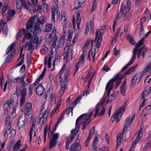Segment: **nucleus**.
I'll use <instances>...</instances> for the list:
<instances>
[{
  "instance_id": "obj_1",
  "label": "nucleus",
  "mask_w": 151,
  "mask_h": 151,
  "mask_svg": "<svg viewBox=\"0 0 151 151\" xmlns=\"http://www.w3.org/2000/svg\"><path fill=\"white\" fill-rule=\"evenodd\" d=\"M127 102V101L124 103V106L117 109L112 115L111 119L112 122H114L115 119L116 120V122H119L121 118V115L125 110Z\"/></svg>"
},
{
  "instance_id": "obj_2",
  "label": "nucleus",
  "mask_w": 151,
  "mask_h": 151,
  "mask_svg": "<svg viewBox=\"0 0 151 151\" xmlns=\"http://www.w3.org/2000/svg\"><path fill=\"white\" fill-rule=\"evenodd\" d=\"M120 73L116 74L114 77L110 79L107 83L105 89H107L108 92L107 94L106 97L108 96L110 94L111 91L114 86L113 83L114 82L119 76Z\"/></svg>"
},
{
  "instance_id": "obj_3",
  "label": "nucleus",
  "mask_w": 151,
  "mask_h": 151,
  "mask_svg": "<svg viewBox=\"0 0 151 151\" xmlns=\"http://www.w3.org/2000/svg\"><path fill=\"white\" fill-rule=\"evenodd\" d=\"M16 6L17 12L20 13L23 6L25 9H28V7L26 4V0H16Z\"/></svg>"
},
{
  "instance_id": "obj_4",
  "label": "nucleus",
  "mask_w": 151,
  "mask_h": 151,
  "mask_svg": "<svg viewBox=\"0 0 151 151\" xmlns=\"http://www.w3.org/2000/svg\"><path fill=\"white\" fill-rule=\"evenodd\" d=\"M98 31L96 32V37L95 40V41L97 38L98 39L96 44V46L97 47V49L95 47L93 48L94 51L93 52V53H95L96 52V53L99 51V47L101 45V42L102 39V32H100V35H98Z\"/></svg>"
},
{
  "instance_id": "obj_5",
  "label": "nucleus",
  "mask_w": 151,
  "mask_h": 151,
  "mask_svg": "<svg viewBox=\"0 0 151 151\" xmlns=\"http://www.w3.org/2000/svg\"><path fill=\"white\" fill-rule=\"evenodd\" d=\"M135 114H134L130 120V116H129L126 119L125 122L124 127L123 130L122 135L127 130L128 128L130 127L133 121L135 118Z\"/></svg>"
},
{
  "instance_id": "obj_6",
  "label": "nucleus",
  "mask_w": 151,
  "mask_h": 151,
  "mask_svg": "<svg viewBox=\"0 0 151 151\" xmlns=\"http://www.w3.org/2000/svg\"><path fill=\"white\" fill-rule=\"evenodd\" d=\"M58 137V133H55L52 136V137L49 141V148L50 149H52L56 145L57 140Z\"/></svg>"
},
{
  "instance_id": "obj_7",
  "label": "nucleus",
  "mask_w": 151,
  "mask_h": 151,
  "mask_svg": "<svg viewBox=\"0 0 151 151\" xmlns=\"http://www.w3.org/2000/svg\"><path fill=\"white\" fill-rule=\"evenodd\" d=\"M36 17L37 18V15H34L31 17V19L29 20L27 24L26 31L28 32H31L32 31L33 25L35 22Z\"/></svg>"
},
{
  "instance_id": "obj_8",
  "label": "nucleus",
  "mask_w": 151,
  "mask_h": 151,
  "mask_svg": "<svg viewBox=\"0 0 151 151\" xmlns=\"http://www.w3.org/2000/svg\"><path fill=\"white\" fill-rule=\"evenodd\" d=\"M25 76V74H24L22 77L20 78L19 80V82H18L19 83H20L24 87H26L31 82L30 78H27L26 80H24Z\"/></svg>"
},
{
  "instance_id": "obj_9",
  "label": "nucleus",
  "mask_w": 151,
  "mask_h": 151,
  "mask_svg": "<svg viewBox=\"0 0 151 151\" xmlns=\"http://www.w3.org/2000/svg\"><path fill=\"white\" fill-rule=\"evenodd\" d=\"M80 139L77 137V139L71 145L73 149V151H81V146L79 144Z\"/></svg>"
},
{
  "instance_id": "obj_10",
  "label": "nucleus",
  "mask_w": 151,
  "mask_h": 151,
  "mask_svg": "<svg viewBox=\"0 0 151 151\" xmlns=\"http://www.w3.org/2000/svg\"><path fill=\"white\" fill-rule=\"evenodd\" d=\"M145 38H142L136 44L132 51L133 55L134 56V58H136L137 52V49L141 45L144 44L145 42Z\"/></svg>"
},
{
  "instance_id": "obj_11",
  "label": "nucleus",
  "mask_w": 151,
  "mask_h": 151,
  "mask_svg": "<svg viewBox=\"0 0 151 151\" xmlns=\"http://www.w3.org/2000/svg\"><path fill=\"white\" fill-rule=\"evenodd\" d=\"M95 130V127L94 126L92 127L91 128L87 139L85 142V145L86 147H87L90 141L93 137Z\"/></svg>"
},
{
  "instance_id": "obj_12",
  "label": "nucleus",
  "mask_w": 151,
  "mask_h": 151,
  "mask_svg": "<svg viewBox=\"0 0 151 151\" xmlns=\"http://www.w3.org/2000/svg\"><path fill=\"white\" fill-rule=\"evenodd\" d=\"M24 48L26 50H29L32 53L35 49V45L32 44L31 41H29L25 44Z\"/></svg>"
},
{
  "instance_id": "obj_13",
  "label": "nucleus",
  "mask_w": 151,
  "mask_h": 151,
  "mask_svg": "<svg viewBox=\"0 0 151 151\" xmlns=\"http://www.w3.org/2000/svg\"><path fill=\"white\" fill-rule=\"evenodd\" d=\"M123 5H124V4H122V5L121 8V10L119 13L117 14L116 17L114 19V24L112 27V29L113 32L115 31V25L116 24L117 22L119 19V14H120L121 15H122V14H123V10H122L123 8Z\"/></svg>"
},
{
  "instance_id": "obj_14",
  "label": "nucleus",
  "mask_w": 151,
  "mask_h": 151,
  "mask_svg": "<svg viewBox=\"0 0 151 151\" xmlns=\"http://www.w3.org/2000/svg\"><path fill=\"white\" fill-rule=\"evenodd\" d=\"M18 94L14 93L12 95L10 100H9V104L11 105H12L13 103H15V104L17 105L18 104Z\"/></svg>"
},
{
  "instance_id": "obj_15",
  "label": "nucleus",
  "mask_w": 151,
  "mask_h": 151,
  "mask_svg": "<svg viewBox=\"0 0 151 151\" xmlns=\"http://www.w3.org/2000/svg\"><path fill=\"white\" fill-rule=\"evenodd\" d=\"M25 124L24 117L22 115H20L19 117L17 124V125L19 129L21 128L24 126Z\"/></svg>"
},
{
  "instance_id": "obj_16",
  "label": "nucleus",
  "mask_w": 151,
  "mask_h": 151,
  "mask_svg": "<svg viewBox=\"0 0 151 151\" xmlns=\"http://www.w3.org/2000/svg\"><path fill=\"white\" fill-rule=\"evenodd\" d=\"M126 79H125L120 87V91L122 95L123 96H124L126 94Z\"/></svg>"
},
{
  "instance_id": "obj_17",
  "label": "nucleus",
  "mask_w": 151,
  "mask_h": 151,
  "mask_svg": "<svg viewBox=\"0 0 151 151\" xmlns=\"http://www.w3.org/2000/svg\"><path fill=\"white\" fill-rule=\"evenodd\" d=\"M46 70V66H45L44 68V70L43 72H42L40 75V76L39 77V78L36 80L35 81V82L33 84H31L34 85V86H37L39 83L40 80L43 78L44 76Z\"/></svg>"
},
{
  "instance_id": "obj_18",
  "label": "nucleus",
  "mask_w": 151,
  "mask_h": 151,
  "mask_svg": "<svg viewBox=\"0 0 151 151\" xmlns=\"http://www.w3.org/2000/svg\"><path fill=\"white\" fill-rule=\"evenodd\" d=\"M60 82L61 86V89L60 92V93L61 95H63L64 93L65 89L67 88L68 83H65L64 82H62V80H60Z\"/></svg>"
},
{
  "instance_id": "obj_19",
  "label": "nucleus",
  "mask_w": 151,
  "mask_h": 151,
  "mask_svg": "<svg viewBox=\"0 0 151 151\" xmlns=\"http://www.w3.org/2000/svg\"><path fill=\"white\" fill-rule=\"evenodd\" d=\"M37 93L40 96L42 95L45 91V89L42 85H39L36 89Z\"/></svg>"
},
{
  "instance_id": "obj_20",
  "label": "nucleus",
  "mask_w": 151,
  "mask_h": 151,
  "mask_svg": "<svg viewBox=\"0 0 151 151\" xmlns=\"http://www.w3.org/2000/svg\"><path fill=\"white\" fill-rule=\"evenodd\" d=\"M151 147V136H148V137L147 138L145 142V145L144 148V151H146V150L149 147L150 148Z\"/></svg>"
},
{
  "instance_id": "obj_21",
  "label": "nucleus",
  "mask_w": 151,
  "mask_h": 151,
  "mask_svg": "<svg viewBox=\"0 0 151 151\" xmlns=\"http://www.w3.org/2000/svg\"><path fill=\"white\" fill-rule=\"evenodd\" d=\"M34 29V30L33 31V33L34 35L38 34L41 32L42 30L40 27L39 24L37 23V22H36L35 23Z\"/></svg>"
},
{
  "instance_id": "obj_22",
  "label": "nucleus",
  "mask_w": 151,
  "mask_h": 151,
  "mask_svg": "<svg viewBox=\"0 0 151 151\" xmlns=\"http://www.w3.org/2000/svg\"><path fill=\"white\" fill-rule=\"evenodd\" d=\"M65 37H61L59 39L57 45L56 46V49H58L60 47H62L65 42Z\"/></svg>"
},
{
  "instance_id": "obj_23",
  "label": "nucleus",
  "mask_w": 151,
  "mask_h": 151,
  "mask_svg": "<svg viewBox=\"0 0 151 151\" xmlns=\"http://www.w3.org/2000/svg\"><path fill=\"white\" fill-rule=\"evenodd\" d=\"M142 132V128H141L139 132L138 135L137 136L133 144V146H135V145L139 142V140L140 139L143 133Z\"/></svg>"
},
{
  "instance_id": "obj_24",
  "label": "nucleus",
  "mask_w": 151,
  "mask_h": 151,
  "mask_svg": "<svg viewBox=\"0 0 151 151\" xmlns=\"http://www.w3.org/2000/svg\"><path fill=\"white\" fill-rule=\"evenodd\" d=\"M11 105L9 104V100H8L3 106L4 109V114L5 115H6L8 113V109L9 106Z\"/></svg>"
},
{
  "instance_id": "obj_25",
  "label": "nucleus",
  "mask_w": 151,
  "mask_h": 151,
  "mask_svg": "<svg viewBox=\"0 0 151 151\" xmlns=\"http://www.w3.org/2000/svg\"><path fill=\"white\" fill-rule=\"evenodd\" d=\"M56 31L55 29L53 28V30L52 32L50 34L49 38L50 40V41L55 40V38H57V39L58 38V37L56 35Z\"/></svg>"
},
{
  "instance_id": "obj_26",
  "label": "nucleus",
  "mask_w": 151,
  "mask_h": 151,
  "mask_svg": "<svg viewBox=\"0 0 151 151\" xmlns=\"http://www.w3.org/2000/svg\"><path fill=\"white\" fill-rule=\"evenodd\" d=\"M48 63V67L50 68L51 67V57L50 55L47 56L44 60V64L46 65Z\"/></svg>"
},
{
  "instance_id": "obj_27",
  "label": "nucleus",
  "mask_w": 151,
  "mask_h": 151,
  "mask_svg": "<svg viewBox=\"0 0 151 151\" xmlns=\"http://www.w3.org/2000/svg\"><path fill=\"white\" fill-rule=\"evenodd\" d=\"M136 58H134V56L133 55L130 61L124 66L122 69L121 70V72H122L124 70L126 69L128 66H130L131 64L133 63L134 62Z\"/></svg>"
},
{
  "instance_id": "obj_28",
  "label": "nucleus",
  "mask_w": 151,
  "mask_h": 151,
  "mask_svg": "<svg viewBox=\"0 0 151 151\" xmlns=\"http://www.w3.org/2000/svg\"><path fill=\"white\" fill-rule=\"evenodd\" d=\"M80 127L78 126L76 127V128L74 129H72L71 131V138L74 139L75 138L76 134H78V132L79 130Z\"/></svg>"
},
{
  "instance_id": "obj_29",
  "label": "nucleus",
  "mask_w": 151,
  "mask_h": 151,
  "mask_svg": "<svg viewBox=\"0 0 151 151\" xmlns=\"http://www.w3.org/2000/svg\"><path fill=\"white\" fill-rule=\"evenodd\" d=\"M122 4H124V3H122ZM123 6V12H124V9H125V11L126 12H129L130 10V7L131 6V3L129 1V0H127V4L125 5V6L124 4V5Z\"/></svg>"
},
{
  "instance_id": "obj_30",
  "label": "nucleus",
  "mask_w": 151,
  "mask_h": 151,
  "mask_svg": "<svg viewBox=\"0 0 151 151\" xmlns=\"http://www.w3.org/2000/svg\"><path fill=\"white\" fill-rule=\"evenodd\" d=\"M132 14L131 13L127 12L125 11V13L124 14V21H129L132 18Z\"/></svg>"
},
{
  "instance_id": "obj_31",
  "label": "nucleus",
  "mask_w": 151,
  "mask_h": 151,
  "mask_svg": "<svg viewBox=\"0 0 151 151\" xmlns=\"http://www.w3.org/2000/svg\"><path fill=\"white\" fill-rule=\"evenodd\" d=\"M37 18L36 17L35 19H36ZM37 21L36 22H37V23L38 24H39V25L40 24H41L42 25H43L46 22V18L44 17H40L39 19L37 18Z\"/></svg>"
},
{
  "instance_id": "obj_32",
  "label": "nucleus",
  "mask_w": 151,
  "mask_h": 151,
  "mask_svg": "<svg viewBox=\"0 0 151 151\" xmlns=\"http://www.w3.org/2000/svg\"><path fill=\"white\" fill-rule=\"evenodd\" d=\"M52 24H47L45 25V29L43 30V31L44 32H50L52 29Z\"/></svg>"
},
{
  "instance_id": "obj_33",
  "label": "nucleus",
  "mask_w": 151,
  "mask_h": 151,
  "mask_svg": "<svg viewBox=\"0 0 151 151\" xmlns=\"http://www.w3.org/2000/svg\"><path fill=\"white\" fill-rule=\"evenodd\" d=\"M50 111V109L49 108H47L44 112H43V111L42 112H41V113L42 112V116L43 118L46 119L47 118Z\"/></svg>"
},
{
  "instance_id": "obj_34",
  "label": "nucleus",
  "mask_w": 151,
  "mask_h": 151,
  "mask_svg": "<svg viewBox=\"0 0 151 151\" xmlns=\"http://www.w3.org/2000/svg\"><path fill=\"white\" fill-rule=\"evenodd\" d=\"M137 66V65H136L134 66H133L129 68L128 70L124 72L126 75L129 74L133 72L136 68Z\"/></svg>"
},
{
  "instance_id": "obj_35",
  "label": "nucleus",
  "mask_w": 151,
  "mask_h": 151,
  "mask_svg": "<svg viewBox=\"0 0 151 151\" xmlns=\"http://www.w3.org/2000/svg\"><path fill=\"white\" fill-rule=\"evenodd\" d=\"M39 38L36 35H33L31 39V42L34 43L39 42Z\"/></svg>"
},
{
  "instance_id": "obj_36",
  "label": "nucleus",
  "mask_w": 151,
  "mask_h": 151,
  "mask_svg": "<svg viewBox=\"0 0 151 151\" xmlns=\"http://www.w3.org/2000/svg\"><path fill=\"white\" fill-rule=\"evenodd\" d=\"M21 140H19L17 141L15 145L13 147V150L14 151L17 150H18L19 149L20 147L21 146V145L20 144Z\"/></svg>"
},
{
  "instance_id": "obj_37",
  "label": "nucleus",
  "mask_w": 151,
  "mask_h": 151,
  "mask_svg": "<svg viewBox=\"0 0 151 151\" xmlns=\"http://www.w3.org/2000/svg\"><path fill=\"white\" fill-rule=\"evenodd\" d=\"M32 104L30 102H27L25 105V108L28 111H31L32 110Z\"/></svg>"
},
{
  "instance_id": "obj_38",
  "label": "nucleus",
  "mask_w": 151,
  "mask_h": 151,
  "mask_svg": "<svg viewBox=\"0 0 151 151\" xmlns=\"http://www.w3.org/2000/svg\"><path fill=\"white\" fill-rule=\"evenodd\" d=\"M86 0H78V5L74 7V9H77L79 8L81 6V5L83 4L84 3Z\"/></svg>"
},
{
  "instance_id": "obj_39",
  "label": "nucleus",
  "mask_w": 151,
  "mask_h": 151,
  "mask_svg": "<svg viewBox=\"0 0 151 151\" xmlns=\"http://www.w3.org/2000/svg\"><path fill=\"white\" fill-rule=\"evenodd\" d=\"M91 119H86V120L83 122V125L82 129L84 130L86 129V126L88 125L89 122L91 121Z\"/></svg>"
},
{
  "instance_id": "obj_40",
  "label": "nucleus",
  "mask_w": 151,
  "mask_h": 151,
  "mask_svg": "<svg viewBox=\"0 0 151 151\" xmlns=\"http://www.w3.org/2000/svg\"><path fill=\"white\" fill-rule=\"evenodd\" d=\"M86 116L87 115V114H83L81 115L79 117H78L77 118V119L76 120V127H77V126H78L79 127H80V125L79 124H78V122L81 119L82 117L84 116H86Z\"/></svg>"
},
{
  "instance_id": "obj_41",
  "label": "nucleus",
  "mask_w": 151,
  "mask_h": 151,
  "mask_svg": "<svg viewBox=\"0 0 151 151\" xmlns=\"http://www.w3.org/2000/svg\"><path fill=\"white\" fill-rule=\"evenodd\" d=\"M52 19L54 22H55V7H52L51 9Z\"/></svg>"
},
{
  "instance_id": "obj_42",
  "label": "nucleus",
  "mask_w": 151,
  "mask_h": 151,
  "mask_svg": "<svg viewBox=\"0 0 151 151\" xmlns=\"http://www.w3.org/2000/svg\"><path fill=\"white\" fill-rule=\"evenodd\" d=\"M82 99V97L81 96H78L76 99L71 104V105L73 106L72 108L74 107L78 103V100H80Z\"/></svg>"
},
{
  "instance_id": "obj_43",
  "label": "nucleus",
  "mask_w": 151,
  "mask_h": 151,
  "mask_svg": "<svg viewBox=\"0 0 151 151\" xmlns=\"http://www.w3.org/2000/svg\"><path fill=\"white\" fill-rule=\"evenodd\" d=\"M145 73L144 72V71H143L142 73H136V75L137 76L138 78H139V81H138V83L140 81L142 78L145 75Z\"/></svg>"
},
{
  "instance_id": "obj_44",
  "label": "nucleus",
  "mask_w": 151,
  "mask_h": 151,
  "mask_svg": "<svg viewBox=\"0 0 151 151\" xmlns=\"http://www.w3.org/2000/svg\"><path fill=\"white\" fill-rule=\"evenodd\" d=\"M121 133H119L116 136V142L117 144H120L121 142Z\"/></svg>"
},
{
  "instance_id": "obj_45",
  "label": "nucleus",
  "mask_w": 151,
  "mask_h": 151,
  "mask_svg": "<svg viewBox=\"0 0 151 151\" xmlns=\"http://www.w3.org/2000/svg\"><path fill=\"white\" fill-rule=\"evenodd\" d=\"M91 41V38H89L88 39L86 42V43L83 47V49H86L87 50V49L88 48V46L89 45Z\"/></svg>"
},
{
  "instance_id": "obj_46",
  "label": "nucleus",
  "mask_w": 151,
  "mask_h": 151,
  "mask_svg": "<svg viewBox=\"0 0 151 151\" xmlns=\"http://www.w3.org/2000/svg\"><path fill=\"white\" fill-rule=\"evenodd\" d=\"M27 93V90L26 88H24L22 89L21 91V94L22 96H25Z\"/></svg>"
},
{
  "instance_id": "obj_47",
  "label": "nucleus",
  "mask_w": 151,
  "mask_h": 151,
  "mask_svg": "<svg viewBox=\"0 0 151 151\" xmlns=\"http://www.w3.org/2000/svg\"><path fill=\"white\" fill-rule=\"evenodd\" d=\"M67 48V51H65V55L64 56V57H65L67 59H68V58L69 57V53L68 51L70 49L69 48V46L67 47V46H66L65 47V49H66Z\"/></svg>"
},
{
  "instance_id": "obj_48",
  "label": "nucleus",
  "mask_w": 151,
  "mask_h": 151,
  "mask_svg": "<svg viewBox=\"0 0 151 151\" xmlns=\"http://www.w3.org/2000/svg\"><path fill=\"white\" fill-rule=\"evenodd\" d=\"M47 126L46 125L44 129V134L43 136L44 141L45 142H46V135L47 131Z\"/></svg>"
},
{
  "instance_id": "obj_49",
  "label": "nucleus",
  "mask_w": 151,
  "mask_h": 151,
  "mask_svg": "<svg viewBox=\"0 0 151 151\" xmlns=\"http://www.w3.org/2000/svg\"><path fill=\"white\" fill-rule=\"evenodd\" d=\"M34 88V85H30L29 86V93L30 96L32 95L33 89Z\"/></svg>"
},
{
  "instance_id": "obj_50",
  "label": "nucleus",
  "mask_w": 151,
  "mask_h": 151,
  "mask_svg": "<svg viewBox=\"0 0 151 151\" xmlns=\"http://www.w3.org/2000/svg\"><path fill=\"white\" fill-rule=\"evenodd\" d=\"M140 36L141 37L142 35H143L144 30L143 28V24H140Z\"/></svg>"
},
{
  "instance_id": "obj_51",
  "label": "nucleus",
  "mask_w": 151,
  "mask_h": 151,
  "mask_svg": "<svg viewBox=\"0 0 151 151\" xmlns=\"http://www.w3.org/2000/svg\"><path fill=\"white\" fill-rule=\"evenodd\" d=\"M73 109V108L72 107H69L66 111L67 115H68L70 114V112L71 113L72 115Z\"/></svg>"
},
{
  "instance_id": "obj_52",
  "label": "nucleus",
  "mask_w": 151,
  "mask_h": 151,
  "mask_svg": "<svg viewBox=\"0 0 151 151\" xmlns=\"http://www.w3.org/2000/svg\"><path fill=\"white\" fill-rule=\"evenodd\" d=\"M120 30L121 28H119L117 29L116 31L114 37L115 41H116L117 40V38L119 36Z\"/></svg>"
},
{
  "instance_id": "obj_53",
  "label": "nucleus",
  "mask_w": 151,
  "mask_h": 151,
  "mask_svg": "<svg viewBox=\"0 0 151 151\" xmlns=\"http://www.w3.org/2000/svg\"><path fill=\"white\" fill-rule=\"evenodd\" d=\"M105 111V108L104 106H102L101 110V111L100 112L98 115L99 117L102 116L104 115Z\"/></svg>"
},
{
  "instance_id": "obj_54",
  "label": "nucleus",
  "mask_w": 151,
  "mask_h": 151,
  "mask_svg": "<svg viewBox=\"0 0 151 151\" xmlns=\"http://www.w3.org/2000/svg\"><path fill=\"white\" fill-rule=\"evenodd\" d=\"M137 81L134 79V78H132L131 81V83L130 85L131 88H133L136 84Z\"/></svg>"
},
{
  "instance_id": "obj_55",
  "label": "nucleus",
  "mask_w": 151,
  "mask_h": 151,
  "mask_svg": "<svg viewBox=\"0 0 151 151\" xmlns=\"http://www.w3.org/2000/svg\"><path fill=\"white\" fill-rule=\"evenodd\" d=\"M13 57L12 56V54H9L8 57L6 58L5 59V61L6 62L8 63L12 59Z\"/></svg>"
},
{
  "instance_id": "obj_56",
  "label": "nucleus",
  "mask_w": 151,
  "mask_h": 151,
  "mask_svg": "<svg viewBox=\"0 0 151 151\" xmlns=\"http://www.w3.org/2000/svg\"><path fill=\"white\" fill-rule=\"evenodd\" d=\"M16 12L14 10H12L11 11H9L8 12L7 14L9 15V16H11L12 17L14 14H15Z\"/></svg>"
},
{
  "instance_id": "obj_57",
  "label": "nucleus",
  "mask_w": 151,
  "mask_h": 151,
  "mask_svg": "<svg viewBox=\"0 0 151 151\" xmlns=\"http://www.w3.org/2000/svg\"><path fill=\"white\" fill-rule=\"evenodd\" d=\"M16 12L14 10H12L11 11H9L8 12L7 14L9 15V16H11L12 17L14 14H15Z\"/></svg>"
},
{
  "instance_id": "obj_58",
  "label": "nucleus",
  "mask_w": 151,
  "mask_h": 151,
  "mask_svg": "<svg viewBox=\"0 0 151 151\" xmlns=\"http://www.w3.org/2000/svg\"><path fill=\"white\" fill-rule=\"evenodd\" d=\"M24 36L26 37V38H27L28 40H30V39H31L32 37V35L30 33V32L26 33L25 34Z\"/></svg>"
},
{
  "instance_id": "obj_59",
  "label": "nucleus",
  "mask_w": 151,
  "mask_h": 151,
  "mask_svg": "<svg viewBox=\"0 0 151 151\" xmlns=\"http://www.w3.org/2000/svg\"><path fill=\"white\" fill-rule=\"evenodd\" d=\"M95 73H93L92 76H91V77L89 79V80L88 81V84H87V86H88V88H90V83L92 80L94 76H95Z\"/></svg>"
},
{
  "instance_id": "obj_60",
  "label": "nucleus",
  "mask_w": 151,
  "mask_h": 151,
  "mask_svg": "<svg viewBox=\"0 0 151 151\" xmlns=\"http://www.w3.org/2000/svg\"><path fill=\"white\" fill-rule=\"evenodd\" d=\"M151 64L148 65L143 71H144V72H145L146 73V72L150 70L151 69Z\"/></svg>"
},
{
  "instance_id": "obj_61",
  "label": "nucleus",
  "mask_w": 151,
  "mask_h": 151,
  "mask_svg": "<svg viewBox=\"0 0 151 151\" xmlns=\"http://www.w3.org/2000/svg\"><path fill=\"white\" fill-rule=\"evenodd\" d=\"M22 36V34L21 33L20 30L19 29L18 33L17 34L16 37V39L17 40H18L19 38H21Z\"/></svg>"
},
{
  "instance_id": "obj_62",
  "label": "nucleus",
  "mask_w": 151,
  "mask_h": 151,
  "mask_svg": "<svg viewBox=\"0 0 151 151\" xmlns=\"http://www.w3.org/2000/svg\"><path fill=\"white\" fill-rule=\"evenodd\" d=\"M114 98L111 95H110L108 98V100L106 101V105H107V104L109 102H111L112 100L114 99Z\"/></svg>"
},
{
  "instance_id": "obj_63",
  "label": "nucleus",
  "mask_w": 151,
  "mask_h": 151,
  "mask_svg": "<svg viewBox=\"0 0 151 151\" xmlns=\"http://www.w3.org/2000/svg\"><path fill=\"white\" fill-rule=\"evenodd\" d=\"M19 77L16 78L14 79L11 80V79L9 80V82L10 83H14L18 81V80L19 79Z\"/></svg>"
},
{
  "instance_id": "obj_64",
  "label": "nucleus",
  "mask_w": 151,
  "mask_h": 151,
  "mask_svg": "<svg viewBox=\"0 0 151 151\" xmlns=\"http://www.w3.org/2000/svg\"><path fill=\"white\" fill-rule=\"evenodd\" d=\"M25 99H26L25 96H22L20 100V105L21 106H22L24 105Z\"/></svg>"
}]
</instances>
